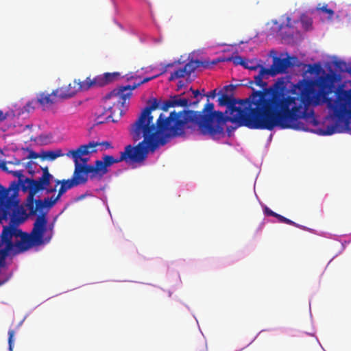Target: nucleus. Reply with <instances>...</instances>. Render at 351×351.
Wrapping results in <instances>:
<instances>
[{
	"label": "nucleus",
	"instance_id": "f257e3e1",
	"mask_svg": "<svg viewBox=\"0 0 351 351\" xmlns=\"http://www.w3.org/2000/svg\"><path fill=\"white\" fill-rule=\"evenodd\" d=\"M333 75L325 74L315 80H303L295 86L293 92L282 84H273L281 129L308 130V126H316L313 109L309 107L319 104V94L329 92Z\"/></svg>",
	"mask_w": 351,
	"mask_h": 351
},
{
	"label": "nucleus",
	"instance_id": "f03ea898",
	"mask_svg": "<svg viewBox=\"0 0 351 351\" xmlns=\"http://www.w3.org/2000/svg\"><path fill=\"white\" fill-rule=\"evenodd\" d=\"M227 119L222 112L215 111L214 104L208 101L202 112L183 110L171 112L168 117L160 114L155 123V149L165 145L172 138L182 136L186 129L198 126L201 134L213 138L223 133Z\"/></svg>",
	"mask_w": 351,
	"mask_h": 351
},
{
	"label": "nucleus",
	"instance_id": "7ed1b4c3",
	"mask_svg": "<svg viewBox=\"0 0 351 351\" xmlns=\"http://www.w3.org/2000/svg\"><path fill=\"white\" fill-rule=\"evenodd\" d=\"M218 101L219 105L228 106L230 115H225L227 122L253 130L280 128L273 85L263 91L252 92L248 98L239 103L226 94H223Z\"/></svg>",
	"mask_w": 351,
	"mask_h": 351
},
{
	"label": "nucleus",
	"instance_id": "20e7f679",
	"mask_svg": "<svg viewBox=\"0 0 351 351\" xmlns=\"http://www.w3.org/2000/svg\"><path fill=\"white\" fill-rule=\"evenodd\" d=\"M154 98L150 97L147 105L138 114L137 119L130 125L128 131L135 145H127L119 158L104 155L101 160H97L93 165L100 180L108 172V168L114 164L125 162L128 165L141 164L154 152Z\"/></svg>",
	"mask_w": 351,
	"mask_h": 351
},
{
	"label": "nucleus",
	"instance_id": "39448f33",
	"mask_svg": "<svg viewBox=\"0 0 351 351\" xmlns=\"http://www.w3.org/2000/svg\"><path fill=\"white\" fill-rule=\"evenodd\" d=\"M153 79L154 76L143 79L137 75L128 77V80H134L131 84L119 86L104 97V108L97 115V123H103L110 120L117 122L124 114L123 108L126 101L132 96V91L141 84Z\"/></svg>",
	"mask_w": 351,
	"mask_h": 351
},
{
	"label": "nucleus",
	"instance_id": "423d86ee",
	"mask_svg": "<svg viewBox=\"0 0 351 351\" xmlns=\"http://www.w3.org/2000/svg\"><path fill=\"white\" fill-rule=\"evenodd\" d=\"M333 124L328 126L327 134L351 132V88L339 87L335 92V98H326Z\"/></svg>",
	"mask_w": 351,
	"mask_h": 351
},
{
	"label": "nucleus",
	"instance_id": "0eeeda50",
	"mask_svg": "<svg viewBox=\"0 0 351 351\" xmlns=\"http://www.w3.org/2000/svg\"><path fill=\"white\" fill-rule=\"evenodd\" d=\"M97 145L98 143L91 141L88 144L80 145L76 149L69 150L66 154L68 157H72L75 163V169L72 178L77 186L86 183L88 176L90 180L97 179V175L95 171L93 165H82L80 162L81 156L96 152L95 148Z\"/></svg>",
	"mask_w": 351,
	"mask_h": 351
},
{
	"label": "nucleus",
	"instance_id": "6e6552de",
	"mask_svg": "<svg viewBox=\"0 0 351 351\" xmlns=\"http://www.w3.org/2000/svg\"><path fill=\"white\" fill-rule=\"evenodd\" d=\"M53 236V228L47 226V218L45 213L37 216L30 233L25 232L22 243H25V249H29L48 243Z\"/></svg>",
	"mask_w": 351,
	"mask_h": 351
},
{
	"label": "nucleus",
	"instance_id": "1a4fd4ad",
	"mask_svg": "<svg viewBox=\"0 0 351 351\" xmlns=\"http://www.w3.org/2000/svg\"><path fill=\"white\" fill-rule=\"evenodd\" d=\"M10 191L0 184V221L7 219L12 215V211L18 205L19 202L12 197H8Z\"/></svg>",
	"mask_w": 351,
	"mask_h": 351
},
{
	"label": "nucleus",
	"instance_id": "9d476101",
	"mask_svg": "<svg viewBox=\"0 0 351 351\" xmlns=\"http://www.w3.org/2000/svg\"><path fill=\"white\" fill-rule=\"evenodd\" d=\"M52 179L47 176H42L37 180L25 178L22 184V189L24 191H29V197H33L38 191L46 189Z\"/></svg>",
	"mask_w": 351,
	"mask_h": 351
},
{
	"label": "nucleus",
	"instance_id": "9b49d317",
	"mask_svg": "<svg viewBox=\"0 0 351 351\" xmlns=\"http://www.w3.org/2000/svg\"><path fill=\"white\" fill-rule=\"evenodd\" d=\"M186 94L185 93L183 95ZM182 94L175 95L171 99L166 100L161 103V101L155 98V110L161 109L164 111H167L169 108H173L175 106L187 107L189 106L197 105L199 100L197 99L191 102L189 98L182 97Z\"/></svg>",
	"mask_w": 351,
	"mask_h": 351
},
{
	"label": "nucleus",
	"instance_id": "f8f14e48",
	"mask_svg": "<svg viewBox=\"0 0 351 351\" xmlns=\"http://www.w3.org/2000/svg\"><path fill=\"white\" fill-rule=\"evenodd\" d=\"M60 198L58 195L56 197L52 196L50 198L45 197L43 200H34L33 197H29L27 208L30 215H36L38 210H40L45 207L49 208L53 207Z\"/></svg>",
	"mask_w": 351,
	"mask_h": 351
},
{
	"label": "nucleus",
	"instance_id": "ddd939ff",
	"mask_svg": "<svg viewBox=\"0 0 351 351\" xmlns=\"http://www.w3.org/2000/svg\"><path fill=\"white\" fill-rule=\"evenodd\" d=\"M295 57H287L285 58H280L278 57H274L273 63L269 71L271 73V76H275L279 73H284L288 68L293 66L294 64L291 62V60H296Z\"/></svg>",
	"mask_w": 351,
	"mask_h": 351
},
{
	"label": "nucleus",
	"instance_id": "4468645a",
	"mask_svg": "<svg viewBox=\"0 0 351 351\" xmlns=\"http://www.w3.org/2000/svg\"><path fill=\"white\" fill-rule=\"evenodd\" d=\"M199 65L200 62L199 60H191L186 63L184 67L177 69L173 73H172L169 78V80L172 81L175 79L184 77L186 75H189L191 73L194 72V71L197 67H199Z\"/></svg>",
	"mask_w": 351,
	"mask_h": 351
},
{
	"label": "nucleus",
	"instance_id": "2eb2a0df",
	"mask_svg": "<svg viewBox=\"0 0 351 351\" xmlns=\"http://www.w3.org/2000/svg\"><path fill=\"white\" fill-rule=\"evenodd\" d=\"M79 90L77 88V80H74L72 82L66 86H63L56 90L58 96L63 99L70 98L74 96Z\"/></svg>",
	"mask_w": 351,
	"mask_h": 351
},
{
	"label": "nucleus",
	"instance_id": "dca6fc26",
	"mask_svg": "<svg viewBox=\"0 0 351 351\" xmlns=\"http://www.w3.org/2000/svg\"><path fill=\"white\" fill-rule=\"evenodd\" d=\"M120 73H105L95 77L97 87L104 86L110 83L117 81L120 77Z\"/></svg>",
	"mask_w": 351,
	"mask_h": 351
},
{
	"label": "nucleus",
	"instance_id": "f3484780",
	"mask_svg": "<svg viewBox=\"0 0 351 351\" xmlns=\"http://www.w3.org/2000/svg\"><path fill=\"white\" fill-rule=\"evenodd\" d=\"M258 69H260V71L258 75L254 76V82L257 86L263 88V90L261 91H263L265 89L267 88V82H263V79L264 77L267 78L269 76H271V73L269 71V69H266L263 66H261Z\"/></svg>",
	"mask_w": 351,
	"mask_h": 351
},
{
	"label": "nucleus",
	"instance_id": "a211bd4d",
	"mask_svg": "<svg viewBox=\"0 0 351 351\" xmlns=\"http://www.w3.org/2000/svg\"><path fill=\"white\" fill-rule=\"evenodd\" d=\"M58 94L56 91H53L51 94L40 93L38 98L37 102L43 107H49L56 102L55 99Z\"/></svg>",
	"mask_w": 351,
	"mask_h": 351
},
{
	"label": "nucleus",
	"instance_id": "6ab92c4d",
	"mask_svg": "<svg viewBox=\"0 0 351 351\" xmlns=\"http://www.w3.org/2000/svg\"><path fill=\"white\" fill-rule=\"evenodd\" d=\"M56 186L58 184L61 185L58 190V195H59L60 197H61V196L63 194H64L68 190H69L75 186H77V185H76L75 182H74V180H73V178L67 179V180H56Z\"/></svg>",
	"mask_w": 351,
	"mask_h": 351
},
{
	"label": "nucleus",
	"instance_id": "aec40b11",
	"mask_svg": "<svg viewBox=\"0 0 351 351\" xmlns=\"http://www.w3.org/2000/svg\"><path fill=\"white\" fill-rule=\"evenodd\" d=\"M77 88L79 91H86L90 88L97 87L95 77L90 79L89 77L84 80H77Z\"/></svg>",
	"mask_w": 351,
	"mask_h": 351
},
{
	"label": "nucleus",
	"instance_id": "412c9836",
	"mask_svg": "<svg viewBox=\"0 0 351 351\" xmlns=\"http://www.w3.org/2000/svg\"><path fill=\"white\" fill-rule=\"evenodd\" d=\"M335 68L337 71L341 73H348L351 74V65H348L346 62L337 60L334 62Z\"/></svg>",
	"mask_w": 351,
	"mask_h": 351
},
{
	"label": "nucleus",
	"instance_id": "4be33fe9",
	"mask_svg": "<svg viewBox=\"0 0 351 351\" xmlns=\"http://www.w3.org/2000/svg\"><path fill=\"white\" fill-rule=\"evenodd\" d=\"M62 156H64V154L62 153V151L60 149H57L56 151L44 152L41 155V157L43 159L47 158L50 160H53Z\"/></svg>",
	"mask_w": 351,
	"mask_h": 351
},
{
	"label": "nucleus",
	"instance_id": "5701e85b",
	"mask_svg": "<svg viewBox=\"0 0 351 351\" xmlns=\"http://www.w3.org/2000/svg\"><path fill=\"white\" fill-rule=\"evenodd\" d=\"M274 217L277 218L278 221L280 223H287L289 225H291V226H293L295 227L299 228L302 230H307V228H306L305 226L300 225L298 223H296L295 222L291 221V219H287V218L285 217L284 216L279 215L278 213H276Z\"/></svg>",
	"mask_w": 351,
	"mask_h": 351
},
{
	"label": "nucleus",
	"instance_id": "b1692460",
	"mask_svg": "<svg viewBox=\"0 0 351 351\" xmlns=\"http://www.w3.org/2000/svg\"><path fill=\"white\" fill-rule=\"evenodd\" d=\"M243 66L245 69H250L252 71H255L257 69H258L259 67H261V65L256 62H254L252 60H245L244 65Z\"/></svg>",
	"mask_w": 351,
	"mask_h": 351
},
{
	"label": "nucleus",
	"instance_id": "393cba45",
	"mask_svg": "<svg viewBox=\"0 0 351 351\" xmlns=\"http://www.w3.org/2000/svg\"><path fill=\"white\" fill-rule=\"evenodd\" d=\"M318 10L328 14V19H332L333 15L335 14L334 11L332 9L328 8L327 5H323L321 8H319Z\"/></svg>",
	"mask_w": 351,
	"mask_h": 351
},
{
	"label": "nucleus",
	"instance_id": "a878e982",
	"mask_svg": "<svg viewBox=\"0 0 351 351\" xmlns=\"http://www.w3.org/2000/svg\"><path fill=\"white\" fill-rule=\"evenodd\" d=\"M14 330H10L8 331V344L10 351L12 350L13 342H14Z\"/></svg>",
	"mask_w": 351,
	"mask_h": 351
},
{
	"label": "nucleus",
	"instance_id": "bb28decb",
	"mask_svg": "<svg viewBox=\"0 0 351 351\" xmlns=\"http://www.w3.org/2000/svg\"><path fill=\"white\" fill-rule=\"evenodd\" d=\"M301 22L302 23V26L303 27L306 29V30H308L309 29V27L311 26L312 25V20L309 18H304V19H301Z\"/></svg>",
	"mask_w": 351,
	"mask_h": 351
},
{
	"label": "nucleus",
	"instance_id": "cd10ccee",
	"mask_svg": "<svg viewBox=\"0 0 351 351\" xmlns=\"http://www.w3.org/2000/svg\"><path fill=\"white\" fill-rule=\"evenodd\" d=\"M10 173H12L15 177H17L19 179V182H21V184L22 185L23 182L25 180H23L22 178L24 177L22 171H9Z\"/></svg>",
	"mask_w": 351,
	"mask_h": 351
},
{
	"label": "nucleus",
	"instance_id": "c85d7f7f",
	"mask_svg": "<svg viewBox=\"0 0 351 351\" xmlns=\"http://www.w3.org/2000/svg\"><path fill=\"white\" fill-rule=\"evenodd\" d=\"M176 62H172V63H169L167 64V65L162 66L160 69V72L158 73H155V75H154V77L156 78L158 76L162 75V73H165L167 71V69L168 67H172L173 66L174 64Z\"/></svg>",
	"mask_w": 351,
	"mask_h": 351
},
{
	"label": "nucleus",
	"instance_id": "c756f323",
	"mask_svg": "<svg viewBox=\"0 0 351 351\" xmlns=\"http://www.w3.org/2000/svg\"><path fill=\"white\" fill-rule=\"evenodd\" d=\"M27 151H28L29 154L27 156V158H28V159H37V158L41 157V156L40 154H37L32 149H27Z\"/></svg>",
	"mask_w": 351,
	"mask_h": 351
},
{
	"label": "nucleus",
	"instance_id": "7c9ffc66",
	"mask_svg": "<svg viewBox=\"0 0 351 351\" xmlns=\"http://www.w3.org/2000/svg\"><path fill=\"white\" fill-rule=\"evenodd\" d=\"M245 60L243 59L241 56H235L233 59L234 64L237 65H241L243 66L245 63Z\"/></svg>",
	"mask_w": 351,
	"mask_h": 351
},
{
	"label": "nucleus",
	"instance_id": "2f4dec72",
	"mask_svg": "<svg viewBox=\"0 0 351 351\" xmlns=\"http://www.w3.org/2000/svg\"><path fill=\"white\" fill-rule=\"evenodd\" d=\"M190 92H191V93L193 95V97L196 98L197 99L196 100L199 99L198 97L199 96L200 93L198 90H193L192 88H191L189 89V91L188 93H186V94L189 95V93Z\"/></svg>",
	"mask_w": 351,
	"mask_h": 351
},
{
	"label": "nucleus",
	"instance_id": "473e14b6",
	"mask_svg": "<svg viewBox=\"0 0 351 351\" xmlns=\"http://www.w3.org/2000/svg\"><path fill=\"white\" fill-rule=\"evenodd\" d=\"M9 116L10 113L8 112L4 113L0 110V122L5 121Z\"/></svg>",
	"mask_w": 351,
	"mask_h": 351
},
{
	"label": "nucleus",
	"instance_id": "72a5a7b5",
	"mask_svg": "<svg viewBox=\"0 0 351 351\" xmlns=\"http://www.w3.org/2000/svg\"><path fill=\"white\" fill-rule=\"evenodd\" d=\"M7 164L8 163V161H1L0 160V168L4 171H6V172H8L9 173V170H8V168L7 167Z\"/></svg>",
	"mask_w": 351,
	"mask_h": 351
},
{
	"label": "nucleus",
	"instance_id": "f704fd0d",
	"mask_svg": "<svg viewBox=\"0 0 351 351\" xmlns=\"http://www.w3.org/2000/svg\"><path fill=\"white\" fill-rule=\"evenodd\" d=\"M264 213L266 215L274 217L276 213L274 212L273 210H271L269 208L265 207V209H264Z\"/></svg>",
	"mask_w": 351,
	"mask_h": 351
},
{
	"label": "nucleus",
	"instance_id": "c9c22d12",
	"mask_svg": "<svg viewBox=\"0 0 351 351\" xmlns=\"http://www.w3.org/2000/svg\"><path fill=\"white\" fill-rule=\"evenodd\" d=\"M43 171V175L42 176H47V177H49L53 178V176L49 172V169L47 167H45L44 168H42Z\"/></svg>",
	"mask_w": 351,
	"mask_h": 351
},
{
	"label": "nucleus",
	"instance_id": "e433bc0d",
	"mask_svg": "<svg viewBox=\"0 0 351 351\" xmlns=\"http://www.w3.org/2000/svg\"><path fill=\"white\" fill-rule=\"evenodd\" d=\"M96 143H97V142H96ZM98 145H104V146H105L106 149L112 148L111 143L108 141H104L102 143H98V145H97V147Z\"/></svg>",
	"mask_w": 351,
	"mask_h": 351
},
{
	"label": "nucleus",
	"instance_id": "4c0bfd02",
	"mask_svg": "<svg viewBox=\"0 0 351 351\" xmlns=\"http://www.w3.org/2000/svg\"><path fill=\"white\" fill-rule=\"evenodd\" d=\"M8 163L14 165H21V161L19 159L14 158L13 160H8Z\"/></svg>",
	"mask_w": 351,
	"mask_h": 351
},
{
	"label": "nucleus",
	"instance_id": "58836bf2",
	"mask_svg": "<svg viewBox=\"0 0 351 351\" xmlns=\"http://www.w3.org/2000/svg\"><path fill=\"white\" fill-rule=\"evenodd\" d=\"M45 190L46 191V193L47 194L54 193L56 191V186L55 187H50V188H48V186H47L46 189H45Z\"/></svg>",
	"mask_w": 351,
	"mask_h": 351
},
{
	"label": "nucleus",
	"instance_id": "ea45409f",
	"mask_svg": "<svg viewBox=\"0 0 351 351\" xmlns=\"http://www.w3.org/2000/svg\"><path fill=\"white\" fill-rule=\"evenodd\" d=\"M216 96V89H214L208 93V97L215 98Z\"/></svg>",
	"mask_w": 351,
	"mask_h": 351
},
{
	"label": "nucleus",
	"instance_id": "a19ab883",
	"mask_svg": "<svg viewBox=\"0 0 351 351\" xmlns=\"http://www.w3.org/2000/svg\"><path fill=\"white\" fill-rule=\"evenodd\" d=\"M184 86V83L182 80H180L177 84L178 90L181 89Z\"/></svg>",
	"mask_w": 351,
	"mask_h": 351
},
{
	"label": "nucleus",
	"instance_id": "79ce46f5",
	"mask_svg": "<svg viewBox=\"0 0 351 351\" xmlns=\"http://www.w3.org/2000/svg\"><path fill=\"white\" fill-rule=\"evenodd\" d=\"M286 20H287V22H286L285 25L288 27H291V19L289 17H287Z\"/></svg>",
	"mask_w": 351,
	"mask_h": 351
},
{
	"label": "nucleus",
	"instance_id": "37998d69",
	"mask_svg": "<svg viewBox=\"0 0 351 351\" xmlns=\"http://www.w3.org/2000/svg\"><path fill=\"white\" fill-rule=\"evenodd\" d=\"M80 161H82L84 163L83 165H85V163H86L88 161V158H83L82 156H81V158H80Z\"/></svg>",
	"mask_w": 351,
	"mask_h": 351
},
{
	"label": "nucleus",
	"instance_id": "c03bdc74",
	"mask_svg": "<svg viewBox=\"0 0 351 351\" xmlns=\"http://www.w3.org/2000/svg\"><path fill=\"white\" fill-rule=\"evenodd\" d=\"M202 65L204 67H208L209 66V64L206 62H204L202 63Z\"/></svg>",
	"mask_w": 351,
	"mask_h": 351
},
{
	"label": "nucleus",
	"instance_id": "a18cd8bd",
	"mask_svg": "<svg viewBox=\"0 0 351 351\" xmlns=\"http://www.w3.org/2000/svg\"><path fill=\"white\" fill-rule=\"evenodd\" d=\"M32 165V162H28L27 167H29Z\"/></svg>",
	"mask_w": 351,
	"mask_h": 351
},
{
	"label": "nucleus",
	"instance_id": "49530a36",
	"mask_svg": "<svg viewBox=\"0 0 351 351\" xmlns=\"http://www.w3.org/2000/svg\"><path fill=\"white\" fill-rule=\"evenodd\" d=\"M217 62H218L217 60H216V61H213V62H212V64H215Z\"/></svg>",
	"mask_w": 351,
	"mask_h": 351
},
{
	"label": "nucleus",
	"instance_id": "de8ad7c7",
	"mask_svg": "<svg viewBox=\"0 0 351 351\" xmlns=\"http://www.w3.org/2000/svg\"><path fill=\"white\" fill-rule=\"evenodd\" d=\"M315 66H316L318 69H320V66L319 65H315Z\"/></svg>",
	"mask_w": 351,
	"mask_h": 351
},
{
	"label": "nucleus",
	"instance_id": "09e8293b",
	"mask_svg": "<svg viewBox=\"0 0 351 351\" xmlns=\"http://www.w3.org/2000/svg\"><path fill=\"white\" fill-rule=\"evenodd\" d=\"M31 104H32V103H30V102H29V103H28V104H27V107H29Z\"/></svg>",
	"mask_w": 351,
	"mask_h": 351
},
{
	"label": "nucleus",
	"instance_id": "8fccbe9b",
	"mask_svg": "<svg viewBox=\"0 0 351 351\" xmlns=\"http://www.w3.org/2000/svg\"><path fill=\"white\" fill-rule=\"evenodd\" d=\"M4 283V281H0V286H1Z\"/></svg>",
	"mask_w": 351,
	"mask_h": 351
},
{
	"label": "nucleus",
	"instance_id": "3c124183",
	"mask_svg": "<svg viewBox=\"0 0 351 351\" xmlns=\"http://www.w3.org/2000/svg\"><path fill=\"white\" fill-rule=\"evenodd\" d=\"M282 27H283V24H282V25L280 26L279 29L280 30Z\"/></svg>",
	"mask_w": 351,
	"mask_h": 351
}]
</instances>
